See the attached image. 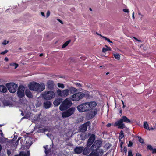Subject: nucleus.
<instances>
[{
  "mask_svg": "<svg viewBox=\"0 0 156 156\" xmlns=\"http://www.w3.org/2000/svg\"><path fill=\"white\" fill-rule=\"evenodd\" d=\"M102 144L101 141L96 140L90 147L92 152L90 154V156H99L101 155L104 152L102 149H99Z\"/></svg>",
  "mask_w": 156,
  "mask_h": 156,
  "instance_id": "1",
  "label": "nucleus"
},
{
  "mask_svg": "<svg viewBox=\"0 0 156 156\" xmlns=\"http://www.w3.org/2000/svg\"><path fill=\"white\" fill-rule=\"evenodd\" d=\"M29 88L31 90L40 93L44 90L45 85L43 83L39 84L36 82H33L30 83L29 85Z\"/></svg>",
  "mask_w": 156,
  "mask_h": 156,
  "instance_id": "2",
  "label": "nucleus"
},
{
  "mask_svg": "<svg viewBox=\"0 0 156 156\" xmlns=\"http://www.w3.org/2000/svg\"><path fill=\"white\" fill-rule=\"evenodd\" d=\"M123 122L132 124V122L126 116H123L120 119L116 121L114 124V126H118V128L123 129L126 128L125 124Z\"/></svg>",
  "mask_w": 156,
  "mask_h": 156,
  "instance_id": "3",
  "label": "nucleus"
},
{
  "mask_svg": "<svg viewBox=\"0 0 156 156\" xmlns=\"http://www.w3.org/2000/svg\"><path fill=\"white\" fill-rule=\"evenodd\" d=\"M71 101L69 100L67 98L59 106L60 110L63 111L69 108L72 105Z\"/></svg>",
  "mask_w": 156,
  "mask_h": 156,
  "instance_id": "4",
  "label": "nucleus"
},
{
  "mask_svg": "<svg viewBox=\"0 0 156 156\" xmlns=\"http://www.w3.org/2000/svg\"><path fill=\"white\" fill-rule=\"evenodd\" d=\"M5 85L9 91L12 93L16 92L18 87L17 84L13 82L8 83L6 84Z\"/></svg>",
  "mask_w": 156,
  "mask_h": 156,
  "instance_id": "5",
  "label": "nucleus"
},
{
  "mask_svg": "<svg viewBox=\"0 0 156 156\" xmlns=\"http://www.w3.org/2000/svg\"><path fill=\"white\" fill-rule=\"evenodd\" d=\"M85 94L82 92H78L74 94L71 96V99L74 101H77L85 96Z\"/></svg>",
  "mask_w": 156,
  "mask_h": 156,
  "instance_id": "6",
  "label": "nucleus"
},
{
  "mask_svg": "<svg viewBox=\"0 0 156 156\" xmlns=\"http://www.w3.org/2000/svg\"><path fill=\"white\" fill-rule=\"evenodd\" d=\"M87 102L82 103L77 107V110L80 112H85L90 110Z\"/></svg>",
  "mask_w": 156,
  "mask_h": 156,
  "instance_id": "7",
  "label": "nucleus"
},
{
  "mask_svg": "<svg viewBox=\"0 0 156 156\" xmlns=\"http://www.w3.org/2000/svg\"><path fill=\"white\" fill-rule=\"evenodd\" d=\"M42 96L45 99L50 100L55 97V94L53 91H45L42 94Z\"/></svg>",
  "mask_w": 156,
  "mask_h": 156,
  "instance_id": "8",
  "label": "nucleus"
},
{
  "mask_svg": "<svg viewBox=\"0 0 156 156\" xmlns=\"http://www.w3.org/2000/svg\"><path fill=\"white\" fill-rule=\"evenodd\" d=\"M75 108L71 107L70 108L66 111L63 112L62 113V116L63 118H67L71 116L74 114Z\"/></svg>",
  "mask_w": 156,
  "mask_h": 156,
  "instance_id": "9",
  "label": "nucleus"
},
{
  "mask_svg": "<svg viewBox=\"0 0 156 156\" xmlns=\"http://www.w3.org/2000/svg\"><path fill=\"white\" fill-rule=\"evenodd\" d=\"M57 93L58 96L62 97H66L69 95V90L68 89H66L62 91L58 89L57 91Z\"/></svg>",
  "mask_w": 156,
  "mask_h": 156,
  "instance_id": "10",
  "label": "nucleus"
},
{
  "mask_svg": "<svg viewBox=\"0 0 156 156\" xmlns=\"http://www.w3.org/2000/svg\"><path fill=\"white\" fill-rule=\"evenodd\" d=\"M24 90L25 87L24 86L22 85L19 86L17 92V94L18 97L22 98L24 96Z\"/></svg>",
  "mask_w": 156,
  "mask_h": 156,
  "instance_id": "11",
  "label": "nucleus"
},
{
  "mask_svg": "<svg viewBox=\"0 0 156 156\" xmlns=\"http://www.w3.org/2000/svg\"><path fill=\"white\" fill-rule=\"evenodd\" d=\"M90 124V122L87 121L83 124L81 125L79 128L80 131L82 132H85L87 130V126H89Z\"/></svg>",
  "mask_w": 156,
  "mask_h": 156,
  "instance_id": "12",
  "label": "nucleus"
},
{
  "mask_svg": "<svg viewBox=\"0 0 156 156\" xmlns=\"http://www.w3.org/2000/svg\"><path fill=\"white\" fill-rule=\"evenodd\" d=\"M95 134H91L87 141L86 144L87 146L90 147L95 141Z\"/></svg>",
  "mask_w": 156,
  "mask_h": 156,
  "instance_id": "13",
  "label": "nucleus"
},
{
  "mask_svg": "<svg viewBox=\"0 0 156 156\" xmlns=\"http://www.w3.org/2000/svg\"><path fill=\"white\" fill-rule=\"evenodd\" d=\"M91 111L90 113H89V117L90 118H92L95 116V115L98 113V110L97 109H90Z\"/></svg>",
  "mask_w": 156,
  "mask_h": 156,
  "instance_id": "14",
  "label": "nucleus"
},
{
  "mask_svg": "<svg viewBox=\"0 0 156 156\" xmlns=\"http://www.w3.org/2000/svg\"><path fill=\"white\" fill-rule=\"evenodd\" d=\"M83 149V147L79 146L76 147L74 149V151L76 154H80L82 153Z\"/></svg>",
  "mask_w": 156,
  "mask_h": 156,
  "instance_id": "15",
  "label": "nucleus"
},
{
  "mask_svg": "<svg viewBox=\"0 0 156 156\" xmlns=\"http://www.w3.org/2000/svg\"><path fill=\"white\" fill-rule=\"evenodd\" d=\"M87 103L89 105V107L90 110V109H93V108H94L97 105V103L95 101H91Z\"/></svg>",
  "mask_w": 156,
  "mask_h": 156,
  "instance_id": "16",
  "label": "nucleus"
},
{
  "mask_svg": "<svg viewBox=\"0 0 156 156\" xmlns=\"http://www.w3.org/2000/svg\"><path fill=\"white\" fill-rule=\"evenodd\" d=\"M62 99L61 98H58L55 99L53 102V104L55 106H58L62 101Z\"/></svg>",
  "mask_w": 156,
  "mask_h": 156,
  "instance_id": "17",
  "label": "nucleus"
},
{
  "mask_svg": "<svg viewBox=\"0 0 156 156\" xmlns=\"http://www.w3.org/2000/svg\"><path fill=\"white\" fill-rule=\"evenodd\" d=\"M48 87L50 90H52L54 87V82L52 81L49 80L47 82Z\"/></svg>",
  "mask_w": 156,
  "mask_h": 156,
  "instance_id": "18",
  "label": "nucleus"
},
{
  "mask_svg": "<svg viewBox=\"0 0 156 156\" xmlns=\"http://www.w3.org/2000/svg\"><path fill=\"white\" fill-rule=\"evenodd\" d=\"M44 106L45 108L48 109L50 108L51 105V103L50 101H47L44 103Z\"/></svg>",
  "mask_w": 156,
  "mask_h": 156,
  "instance_id": "19",
  "label": "nucleus"
},
{
  "mask_svg": "<svg viewBox=\"0 0 156 156\" xmlns=\"http://www.w3.org/2000/svg\"><path fill=\"white\" fill-rule=\"evenodd\" d=\"M89 146H87L84 148H83V149L82 151L83 154L84 155L88 154L90 152V149L88 147Z\"/></svg>",
  "mask_w": 156,
  "mask_h": 156,
  "instance_id": "20",
  "label": "nucleus"
},
{
  "mask_svg": "<svg viewBox=\"0 0 156 156\" xmlns=\"http://www.w3.org/2000/svg\"><path fill=\"white\" fill-rule=\"evenodd\" d=\"M144 129H145L147 130H153L154 129V128L152 127L151 128L149 127V125H148L147 122V121H145L144 122Z\"/></svg>",
  "mask_w": 156,
  "mask_h": 156,
  "instance_id": "21",
  "label": "nucleus"
},
{
  "mask_svg": "<svg viewBox=\"0 0 156 156\" xmlns=\"http://www.w3.org/2000/svg\"><path fill=\"white\" fill-rule=\"evenodd\" d=\"M7 91V88L6 87L3 85H0V92L6 93Z\"/></svg>",
  "mask_w": 156,
  "mask_h": 156,
  "instance_id": "22",
  "label": "nucleus"
},
{
  "mask_svg": "<svg viewBox=\"0 0 156 156\" xmlns=\"http://www.w3.org/2000/svg\"><path fill=\"white\" fill-rule=\"evenodd\" d=\"M69 92L70 91L71 94H73L74 93L76 92L78 90L75 88V87H70L69 88Z\"/></svg>",
  "mask_w": 156,
  "mask_h": 156,
  "instance_id": "23",
  "label": "nucleus"
},
{
  "mask_svg": "<svg viewBox=\"0 0 156 156\" xmlns=\"http://www.w3.org/2000/svg\"><path fill=\"white\" fill-rule=\"evenodd\" d=\"M25 94L27 97L30 98H32L33 97L32 94L29 90H26Z\"/></svg>",
  "mask_w": 156,
  "mask_h": 156,
  "instance_id": "24",
  "label": "nucleus"
},
{
  "mask_svg": "<svg viewBox=\"0 0 156 156\" xmlns=\"http://www.w3.org/2000/svg\"><path fill=\"white\" fill-rule=\"evenodd\" d=\"M106 46L107 48H103L102 50V52H106L107 51H108L111 50V48L110 47H109L108 46Z\"/></svg>",
  "mask_w": 156,
  "mask_h": 156,
  "instance_id": "25",
  "label": "nucleus"
},
{
  "mask_svg": "<svg viewBox=\"0 0 156 156\" xmlns=\"http://www.w3.org/2000/svg\"><path fill=\"white\" fill-rule=\"evenodd\" d=\"M71 41L70 40H69L68 41L66 42L62 46V48H64L66 47L68 44Z\"/></svg>",
  "mask_w": 156,
  "mask_h": 156,
  "instance_id": "26",
  "label": "nucleus"
},
{
  "mask_svg": "<svg viewBox=\"0 0 156 156\" xmlns=\"http://www.w3.org/2000/svg\"><path fill=\"white\" fill-rule=\"evenodd\" d=\"M10 65L14 67V69H16L18 66V64L16 63H12L10 64Z\"/></svg>",
  "mask_w": 156,
  "mask_h": 156,
  "instance_id": "27",
  "label": "nucleus"
},
{
  "mask_svg": "<svg viewBox=\"0 0 156 156\" xmlns=\"http://www.w3.org/2000/svg\"><path fill=\"white\" fill-rule=\"evenodd\" d=\"M113 55L115 58L117 60H119L120 59V56L119 54H114Z\"/></svg>",
  "mask_w": 156,
  "mask_h": 156,
  "instance_id": "28",
  "label": "nucleus"
},
{
  "mask_svg": "<svg viewBox=\"0 0 156 156\" xmlns=\"http://www.w3.org/2000/svg\"><path fill=\"white\" fill-rule=\"evenodd\" d=\"M124 136L123 132L122 130H121L119 133V138L120 140L122 139Z\"/></svg>",
  "mask_w": 156,
  "mask_h": 156,
  "instance_id": "29",
  "label": "nucleus"
},
{
  "mask_svg": "<svg viewBox=\"0 0 156 156\" xmlns=\"http://www.w3.org/2000/svg\"><path fill=\"white\" fill-rule=\"evenodd\" d=\"M138 137L139 139V142L141 143L142 144H144V140L140 136H138Z\"/></svg>",
  "mask_w": 156,
  "mask_h": 156,
  "instance_id": "30",
  "label": "nucleus"
},
{
  "mask_svg": "<svg viewBox=\"0 0 156 156\" xmlns=\"http://www.w3.org/2000/svg\"><path fill=\"white\" fill-rule=\"evenodd\" d=\"M38 131L39 132L44 133L46 131H47L48 129H39Z\"/></svg>",
  "mask_w": 156,
  "mask_h": 156,
  "instance_id": "31",
  "label": "nucleus"
},
{
  "mask_svg": "<svg viewBox=\"0 0 156 156\" xmlns=\"http://www.w3.org/2000/svg\"><path fill=\"white\" fill-rule=\"evenodd\" d=\"M8 140L7 138H0V141L1 142H2V143L5 142L6 141V140Z\"/></svg>",
  "mask_w": 156,
  "mask_h": 156,
  "instance_id": "32",
  "label": "nucleus"
},
{
  "mask_svg": "<svg viewBox=\"0 0 156 156\" xmlns=\"http://www.w3.org/2000/svg\"><path fill=\"white\" fill-rule=\"evenodd\" d=\"M58 86L59 88H64L65 87L64 85L62 83H58Z\"/></svg>",
  "mask_w": 156,
  "mask_h": 156,
  "instance_id": "33",
  "label": "nucleus"
},
{
  "mask_svg": "<svg viewBox=\"0 0 156 156\" xmlns=\"http://www.w3.org/2000/svg\"><path fill=\"white\" fill-rule=\"evenodd\" d=\"M51 152V149H48L46 151H45V153L46 155H48V154Z\"/></svg>",
  "mask_w": 156,
  "mask_h": 156,
  "instance_id": "34",
  "label": "nucleus"
},
{
  "mask_svg": "<svg viewBox=\"0 0 156 156\" xmlns=\"http://www.w3.org/2000/svg\"><path fill=\"white\" fill-rule=\"evenodd\" d=\"M133 154L132 153V151L131 150H129L128 151V156H133Z\"/></svg>",
  "mask_w": 156,
  "mask_h": 156,
  "instance_id": "35",
  "label": "nucleus"
},
{
  "mask_svg": "<svg viewBox=\"0 0 156 156\" xmlns=\"http://www.w3.org/2000/svg\"><path fill=\"white\" fill-rule=\"evenodd\" d=\"M103 38H104V39H105V40H106L108 42H109L110 43H112L113 42H112V41H111L109 39V38H107V37H103Z\"/></svg>",
  "mask_w": 156,
  "mask_h": 156,
  "instance_id": "36",
  "label": "nucleus"
},
{
  "mask_svg": "<svg viewBox=\"0 0 156 156\" xmlns=\"http://www.w3.org/2000/svg\"><path fill=\"white\" fill-rule=\"evenodd\" d=\"M147 150H149L150 151L153 150V148L150 145H148L147 147Z\"/></svg>",
  "mask_w": 156,
  "mask_h": 156,
  "instance_id": "37",
  "label": "nucleus"
},
{
  "mask_svg": "<svg viewBox=\"0 0 156 156\" xmlns=\"http://www.w3.org/2000/svg\"><path fill=\"white\" fill-rule=\"evenodd\" d=\"M19 154L20 155V156H27L26 154V153L24 152L23 151L21 152Z\"/></svg>",
  "mask_w": 156,
  "mask_h": 156,
  "instance_id": "38",
  "label": "nucleus"
},
{
  "mask_svg": "<svg viewBox=\"0 0 156 156\" xmlns=\"http://www.w3.org/2000/svg\"><path fill=\"white\" fill-rule=\"evenodd\" d=\"M4 105L6 106H10V105H11V104L9 102L7 101L4 103Z\"/></svg>",
  "mask_w": 156,
  "mask_h": 156,
  "instance_id": "39",
  "label": "nucleus"
},
{
  "mask_svg": "<svg viewBox=\"0 0 156 156\" xmlns=\"http://www.w3.org/2000/svg\"><path fill=\"white\" fill-rule=\"evenodd\" d=\"M133 142L131 141H129V143L128 145V147H131L133 145Z\"/></svg>",
  "mask_w": 156,
  "mask_h": 156,
  "instance_id": "40",
  "label": "nucleus"
},
{
  "mask_svg": "<svg viewBox=\"0 0 156 156\" xmlns=\"http://www.w3.org/2000/svg\"><path fill=\"white\" fill-rule=\"evenodd\" d=\"M11 153V150L8 149L7 151V154L8 156H9Z\"/></svg>",
  "mask_w": 156,
  "mask_h": 156,
  "instance_id": "41",
  "label": "nucleus"
},
{
  "mask_svg": "<svg viewBox=\"0 0 156 156\" xmlns=\"http://www.w3.org/2000/svg\"><path fill=\"white\" fill-rule=\"evenodd\" d=\"M8 50H5L4 51L0 53V54L1 55H4L6 54V53L8 52Z\"/></svg>",
  "mask_w": 156,
  "mask_h": 156,
  "instance_id": "42",
  "label": "nucleus"
},
{
  "mask_svg": "<svg viewBox=\"0 0 156 156\" xmlns=\"http://www.w3.org/2000/svg\"><path fill=\"white\" fill-rule=\"evenodd\" d=\"M9 41H7L6 40H4L2 43V44L3 45H6L7 44L9 43Z\"/></svg>",
  "mask_w": 156,
  "mask_h": 156,
  "instance_id": "43",
  "label": "nucleus"
},
{
  "mask_svg": "<svg viewBox=\"0 0 156 156\" xmlns=\"http://www.w3.org/2000/svg\"><path fill=\"white\" fill-rule=\"evenodd\" d=\"M48 145H46L43 146V147L45 149V151H46L48 149Z\"/></svg>",
  "mask_w": 156,
  "mask_h": 156,
  "instance_id": "44",
  "label": "nucleus"
},
{
  "mask_svg": "<svg viewBox=\"0 0 156 156\" xmlns=\"http://www.w3.org/2000/svg\"><path fill=\"white\" fill-rule=\"evenodd\" d=\"M75 84L78 87H82V85L81 84H80V83H75Z\"/></svg>",
  "mask_w": 156,
  "mask_h": 156,
  "instance_id": "45",
  "label": "nucleus"
},
{
  "mask_svg": "<svg viewBox=\"0 0 156 156\" xmlns=\"http://www.w3.org/2000/svg\"><path fill=\"white\" fill-rule=\"evenodd\" d=\"M123 151L125 152V153L127 152V149L126 147H125L123 149Z\"/></svg>",
  "mask_w": 156,
  "mask_h": 156,
  "instance_id": "46",
  "label": "nucleus"
},
{
  "mask_svg": "<svg viewBox=\"0 0 156 156\" xmlns=\"http://www.w3.org/2000/svg\"><path fill=\"white\" fill-rule=\"evenodd\" d=\"M50 12L49 11H48L47 12L46 16L47 17H48L50 15Z\"/></svg>",
  "mask_w": 156,
  "mask_h": 156,
  "instance_id": "47",
  "label": "nucleus"
},
{
  "mask_svg": "<svg viewBox=\"0 0 156 156\" xmlns=\"http://www.w3.org/2000/svg\"><path fill=\"white\" fill-rule=\"evenodd\" d=\"M123 11L125 12H129V11L128 9H123Z\"/></svg>",
  "mask_w": 156,
  "mask_h": 156,
  "instance_id": "48",
  "label": "nucleus"
},
{
  "mask_svg": "<svg viewBox=\"0 0 156 156\" xmlns=\"http://www.w3.org/2000/svg\"><path fill=\"white\" fill-rule=\"evenodd\" d=\"M84 135V138H83V140H84L85 139H86V137H87V135L86 134H83V135H81V137L82 138V136H83Z\"/></svg>",
  "mask_w": 156,
  "mask_h": 156,
  "instance_id": "49",
  "label": "nucleus"
},
{
  "mask_svg": "<svg viewBox=\"0 0 156 156\" xmlns=\"http://www.w3.org/2000/svg\"><path fill=\"white\" fill-rule=\"evenodd\" d=\"M111 124L110 123H108L107 125H106V126L108 127H110L111 126Z\"/></svg>",
  "mask_w": 156,
  "mask_h": 156,
  "instance_id": "50",
  "label": "nucleus"
},
{
  "mask_svg": "<svg viewBox=\"0 0 156 156\" xmlns=\"http://www.w3.org/2000/svg\"><path fill=\"white\" fill-rule=\"evenodd\" d=\"M26 154L27 156H29L30 154V152L29 151H27V153H26Z\"/></svg>",
  "mask_w": 156,
  "mask_h": 156,
  "instance_id": "51",
  "label": "nucleus"
},
{
  "mask_svg": "<svg viewBox=\"0 0 156 156\" xmlns=\"http://www.w3.org/2000/svg\"><path fill=\"white\" fill-rule=\"evenodd\" d=\"M152 153H156V149H154L153 150L152 152Z\"/></svg>",
  "mask_w": 156,
  "mask_h": 156,
  "instance_id": "52",
  "label": "nucleus"
},
{
  "mask_svg": "<svg viewBox=\"0 0 156 156\" xmlns=\"http://www.w3.org/2000/svg\"><path fill=\"white\" fill-rule=\"evenodd\" d=\"M1 132V136H2V137H3L4 135H3V133H2V131L0 129V133Z\"/></svg>",
  "mask_w": 156,
  "mask_h": 156,
  "instance_id": "53",
  "label": "nucleus"
},
{
  "mask_svg": "<svg viewBox=\"0 0 156 156\" xmlns=\"http://www.w3.org/2000/svg\"><path fill=\"white\" fill-rule=\"evenodd\" d=\"M136 156H142L141 154H139V153H137L136 154Z\"/></svg>",
  "mask_w": 156,
  "mask_h": 156,
  "instance_id": "54",
  "label": "nucleus"
},
{
  "mask_svg": "<svg viewBox=\"0 0 156 156\" xmlns=\"http://www.w3.org/2000/svg\"><path fill=\"white\" fill-rule=\"evenodd\" d=\"M134 12L133 11V13H132V17H133V19H135V17H134Z\"/></svg>",
  "mask_w": 156,
  "mask_h": 156,
  "instance_id": "55",
  "label": "nucleus"
},
{
  "mask_svg": "<svg viewBox=\"0 0 156 156\" xmlns=\"http://www.w3.org/2000/svg\"><path fill=\"white\" fill-rule=\"evenodd\" d=\"M57 20L61 23L62 24H63V23L62 22V21H61V20H60V19H57Z\"/></svg>",
  "mask_w": 156,
  "mask_h": 156,
  "instance_id": "56",
  "label": "nucleus"
},
{
  "mask_svg": "<svg viewBox=\"0 0 156 156\" xmlns=\"http://www.w3.org/2000/svg\"><path fill=\"white\" fill-rule=\"evenodd\" d=\"M41 14L42 16H43L44 17H45V14L43 12H41Z\"/></svg>",
  "mask_w": 156,
  "mask_h": 156,
  "instance_id": "57",
  "label": "nucleus"
},
{
  "mask_svg": "<svg viewBox=\"0 0 156 156\" xmlns=\"http://www.w3.org/2000/svg\"><path fill=\"white\" fill-rule=\"evenodd\" d=\"M5 60L6 61H8V58L7 57H5Z\"/></svg>",
  "mask_w": 156,
  "mask_h": 156,
  "instance_id": "58",
  "label": "nucleus"
},
{
  "mask_svg": "<svg viewBox=\"0 0 156 156\" xmlns=\"http://www.w3.org/2000/svg\"><path fill=\"white\" fill-rule=\"evenodd\" d=\"M123 143H123V142L121 141L120 142V145H123Z\"/></svg>",
  "mask_w": 156,
  "mask_h": 156,
  "instance_id": "59",
  "label": "nucleus"
},
{
  "mask_svg": "<svg viewBox=\"0 0 156 156\" xmlns=\"http://www.w3.org/2000/svg\"><path fill=\"white\" fill-rule=\"evenodd\" d=\"M21 139V137H19L17 140V142H18Z\"/></svg>",
  "mask_w": 156,
  "mask_h": 156,
  "instance_id": "60",
  "label": "nucleus"
},
{
  "mask_svg": "<svg viewBox=\"0 0 156 156\" xmlns=\"http://www.w3.org/2000/svg\"><path fill=\"white\" fill-rule=\"evenodd\" d=\"M43 55V53H41L40 54L39 56L40 57H41Z\"/></svg>",
  "mask_w": 156,
  "mask_h": 156,
  "instance_id": "61",
  "label": "nucleus"
},
{
  "mask_svg": "<svg viewBox=\"0 0 156 156\" xmlns=\"http://www.w3.org/2000/svg\"><path fill=\"white\" fill-rule=\"evenodd\" d=\"M119 113L120 114H122V110L121 109H120L119 111Z\"/></svg>",
  "mask_w": 156,
  "mask_h": 156,
  "instance_id": "62",
  "label": "nucleus"
},
{
  "mask_svg": "<svg viewBox=\"0 0 156 156\" xmlns=\"http://www.w3.org/2000/svg\"><path fill=\"white\" fill-rule=\"evenodd\" d=\"M21 115H22V116H23L24 115V113L23 112H22L21 113Z\"/></svg>",
  "mask_w": 156,
  "mask_h": 156,
  "instance_id": "63",
  "label": "nucleus"
},
{
  "mask_svg": "<svg viewBox=\"0 0 156 156\" xmlns=\"http://www.w3.org/2000/svg\"><path fill=\"white\" fill-rule=\"evenodd\" d=\"M14 156H20V154H19L15 155Z\"/></svg>",
  "mask_w": 156,
  "mask_h": 156,
  "instance_id": "64",
  "label": "nucleus"
}]
</instances>
